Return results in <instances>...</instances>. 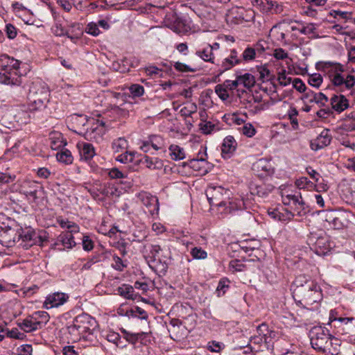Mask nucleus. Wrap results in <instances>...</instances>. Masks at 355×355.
I'll return each mask as SVG.
<instances>
[{
	"label": "nucleus",
	"instance_id": "obj_1",
	"mask_svg": "<svg viewBox=\"0 0 355 355\" xmlns=\"http://www.w3.org/2000/svg\"><path fill=\"white\" fill-rule=\"evenodd\" d=\"M293 297L295 303L305 309L322 299L320 286L309 276L300 275L296 277L291 285Z\"/></svg>",
	"mask_w": 355,
	"mask_h": 355
},
{
	"label": "nucleus",
	"instance_id": "obj_2",
	"mask_svg": "<svg viewBox=\"0 0 355 355\" xmlns=\"http://www.w3.org/2000/svg\"><path fill=\"white\" fill-rule=\"evenodd\" d=\"M73 120L78 128L75 132L83 135L86 139L98 141L101 139L104 133L105 123L103 121L87 119L84 115H76L73 117Z\"/></svg>",
	"mask_w": 355,
	"mask_h": 355
},
{
	"label": "nucleus",
	"instance_id": "obj_3",
	"mask_svg": "<svg viewBox=\"0 0 355 355\" xmlns=\"http://www.w3.org/2000/svg\"><path fill=\"white\" fill-rule=\"evenodd\" d=\"M21 62L3 54L0 56V83L7 85H20L21 74L19 71Z\"/></svg>",
	"mask_w": 355,
	"mask_h": 355
},
{
	"label": "nucleus",
	"instance_id": "obj_4",
	"mask_svg": "<svg viewBox=\"0 0 355 355\" xmlns=\"http://www.w3.org/2000/svg\"><path fill=\"white\" fill-rule=\"evenodd\" d=\"M98 327L96 319L89 314L82 313L77 315L73 321V324L67 327L70 334L78 337L83 334H92Z\"/></svg>",
	"mask_w": 355,
	"mask_h": 355
},
{
	"label": "nucleus",
	"instance_id": "obj_5",
	"mask_svg": "<svg viewBox=\"0 0 355 355\" xmlns=\"http://www.w3.org/2000/svg\"><path fill=\"white\" fill-rule=\"evenodd\" d=\"M223 188L221 187H209L206 191L207 200L211 206H217L218 209H223L221 213L231 214L235 210L241 209L243 205L242 201L229 202H227L220 201V198L223 194Z\"/></svg>",
	"mask_w": 355,
	"mask_h": 355
},
{
	"label": "nucleus",
	"instance_id": "obj_6",
	"mask_svg": "<svg viewBox=\"0 0 355 355\" xmlns=\"http://www.w3.org/2000/svg\"><path fill=\"white\" fill-rule=\"evenodd\" d=\"M333 340L338 342V339L328 333V330L322 328H315L311 338V344L313 349L320 352H328L334 354L336 349H334V352L331 349L334 344ZM335 344L337 345L338 343H336Z\"/></svg>",
	"mask_w": 355,
	"mask_h": 355
},
{
	"label": "nucleus",
	"instance_id": "obj_7",
	"mask_svg": "<svg viewBox=\"0 0 355 355\" xmlns=\"http://www.w3.org/2000/svg\"><path fill=\"white\" fill-rule=\"evenodd\" d=\"M87 191L95 200L101 202L106 200H114L119 197L121 191L111 183H101L96 182L89 187H87Z\"/></svg>",
	"mask_w": 355,
	"mask_h": 355
},
{
	"label": "nucleus",
	"instance_id": "obj_8",
	"mask_svg": "<svg viewBox=\"0 0 355 355\" xmlns=\"http://www.w3.org/2000/svg\"><path fill=\"white\" fill-rule=\"evenodd\" d=\"M326 68H331L334 71V74L331 78L334 86L338 88V91L343 92L344 88L347 89H351L355 85V78L352 75H347L346 78L341 75V72L344 71L343 66L339 63L325 62Z\"/></svg>",
	"mask_w": 355,
	"mask_h": 355
},
{
	"label": "nucleus",
	"instance_id": "obj_9",
	"mask_svg": "<svg viewBox=\"0 0 355 355\" xmlns=\"http://www.w3.org/2000/svg\"><path fill=\"white\" fill-rule=\"evenodd\" d=\"M352 216V214L350 211L330 210L325 213V220L334 229L340 230L348 225Z\"/></svg>",
	"mask_w": 355,
	"mask_h": 355
},
{
	"label": "nucleus",
	"instance_id": "obj_10",
	"mask_svg": "<svg viewBox=\"0 0 355 355\" xmlns=\"http://www.w3.org/2000/svg\"><path fill=\"white\" fill-rule=\"evenodd\" d=\"M49 91L47 88L42 87L36 89L35 87H32L28 95L30 109L39 110L45 108L49 102Z\"/></svg>",
	"mask_w": 355,
	"mask_h": 355
},
{
	"label": "nucleus",
	"instance_id": "obj_11",
	"mask_svg": "<svg viewBox=\"0 0 355 355\" xmlns=\"http://www.w3.org/2000/svg\"><path fill=\"white\" fill-rule=\"evenodd\" d=\"M307 243L318 255L326 254L331 248L329 237L323 233H311L307 239Z\"/></svg>",
	"mask_w": 355,
	"mask_h": 355
},
{
	"label": "nucleus",
	"instance_id": "obj_12",
	"mask_svg": "<svg viewBox=\"0 0 355 355\" xmlns=\"http://www.w3.org/2000/svg\"><path fill=\"white\" fill-rule=\"evenodd\" d=\"M19 191L25 195L29 200L35 202L42 194L43 189L37 182L24 180L20 184Z\"/></svg>",
	"mask_w": 355,
	"mask_h": 355
},
{
	"label": "nucleus",
	"instance_id": "obj_13",
	"mask_svg": "<svg viewBox=\"0 0 355 355\" xmlns=\"http://www.w3.org/2000/svg\"><path fill=\"white\" fill-rule=\"evenodd\" d=\"M164 146L163 138L157 135H150L146 139L140 141L139 148L144 153H150V150H161Z\"/></svg>",
	"mask_w": 355,
	"mask_h": 355
},
{
	"label": "nucleus",
	"instance_id": "obj_14",
	"mask_svg": "<svg viewBox=\"0 0 355 355\" xmlns=\"http://www.w3.org/2000/svg\"><path fill=\"white\" fill-rule=\"evenodd\" d=\"M332 140L330 130L324 129L318 136L310 142V147L314 151L319 150L328 146Z\"/></svg>",
	"mask_w": 355,
	"mask_h": 355
},
{
	"label": "nucleus",
	"instance_id": "obj_15",
	"mask_svg": "<svg viewBox=\"0 0 355 355\" xmlns=\"http://www.w3.org/2000/svg\"><path fill=\"white\" fill-rule=\"evenodd\" d=\"M10 116H12L19 125L28 123L31 119L30 112L23 108H15L8 111L2 118L3 123Z\"/></svg>",
	"mask_w": 355,
	"mask_h": 355
},
{
	"label": "nucleus",
	"instance_id": "obj_16",
	"mask_svg": "<svg viewBox=\"0 0 355 355\" xmlns=\"http://www.w3.org/2000/svg\"><path fill=\"white\" fill-rule=\"evenodd\" d=\"M206 158L207 148L201 146V149L199 150L196 158L189 160L187 164L194 171L205 172L207 171L205 169V165L207 163Z\"/></svg>",
	"mask_w": 355,
	"mask_h": 355
},
{
	"label": "nucleus",
	"instance_id": "obj_17",
	"mask_svg": "<svg viewBox=\"0 0 355 355\" xmlns=\"http://www.w3.org/2000/svg\"><path fill=\"white\" fill-rule=\"evenodd\" d=\"M241 62V59L238 57L237 51L232 49L230 55L227 58H225L220 64H218V71L221 74Z\"/></svg>",
	"mask_w": 355,
	"mask_h": 355
},
{
	"label": "nucleus",
	"instance_id": "obj_18",
	"mask_svg": "<svg viewBox=\"0 0 355 355\" xmlns=\"http://www.w3.org/2000/svg\"><path fill=\"white\" fill-rule=\"evenodd\" d=\"M68 298V295L64 293H54L46 297L44 306L47 309L58 307L66 302Z\"/></svg>",
	"mask_w": 355,
	"mask_h": 355
},
{
	"label": "nucleus",
	"instance_id": "obj_19",
	"mask_svg": "<svg viewBox=\"0 0 355 355\" xmlns=\"http://www.w3.org/2000/svg\"><path fill=\"white\" fill-rule=\"evenodd\" d=\"M331 110H335L338 113H341L349 107V101L342 94H334L330 98Z\"/></svg>",
	"mask_w": 355,
	"mask_h": 355
},
{
	"label": "nucleus",
	"instance_id": "obj_20",
	"mask_svg": "<svg viewBox=\"0 0 355 355\" xmlns=\"http://www.w3.org/2000/svg\"><path fill=\"white\" fill-rule=\"evenodd\" d=\"M273 187L270 184H266L261 183L260 184L252 183L250 186V193L253 196H257L258 197L264 198L266 197L269 193H270Z\"/></svg>",
	"mask_w": 355,
	"mask_h": 355
},
{
	"label": "nucleus",
	"instance_id": "obj_21",
	"mask_svg": "<svg viewBox=\"0 0 355 355\" xmlns=\"http://www.w3.org/2000/svg\"><path fill=\"white\" fill-rule=\"evenodd\" d=\"M139 198L145 206L147 207H153L149 209V211L152 215L158 213V200L156 197L150 196L147 193H141L139 194Z\"/></svg>",
	"mask_w": 355,
	"mask_h": 355
},
{
	"label": "nucleus",
	"instance_id": "obj_22",
	"mask_svg": "<svg viewBox=\"0 0 355 355\" xmlns=\"http://www.w3.org/2000/svg\"><path fill=\"white\" fill-rule=\"evenodd\" d=\"M237 143L234 138L231 136H227L224 139L221 146V153L223 157H230V155L235 151Z\"/></svg>",
	"mask_w": 355,
	"mask_h": 355
},
{
	"label": "nucleus",
	"instance_id": "obj_23",
	"mask_svg": "<svg viewBox=\"0 0 355 355\" xmlns=\"http://www.w3.org/2000/svg\"><path fill=\"white\" fill-rule=\"evenodd\" d=\"M19 327L25 332L30 333L37 330L42 327V321L33 319V317L28 316L21 322L19 323Z\"/></svg>",
	"mask_w": 355,
	"mask_h": 355
},
{
	"label": "nucleus",
	"instance_id": "obj_24",
	"mask_svg": "<svg viewBox=\"0 0 355 355\" xmlns=\"http://www.w3.org/2000/svg\"><path fill=\"white\" fill-rule=\"evenodd\" d=\"M73 232H64L57 238L55 245L62 244L67 249H71L76 245V242L73 236Z\"/></svg>",
	"mask_w": 355,
	"mask_h": 355
},
{
	"label": "nucleus",
	"instance_id": "obj_25",
	"mask_svg": "<svg viewBox=\"0 0 355 355\" xmlns=\"http://www.w3.org/2000/svg\"><path fill=\"white\" fill-rule=\"evenodd\" d=\"M282 211H280L279 209H274L268 211V214L272 218L282 222H288L293 218L294 214H292L291 211L287 209H282Z\"/></svg>",
	"mask_w": 355,
	"mask_h": 355
},
{
	"label": "nucleus",
	"instance_id": "obj_26",
	"mask_svg": "<svg viewBox=\"0 0 355 355\" xmlns=\"http://www.w3.org/2000/svg\"><path fill=\"white\" fill-rule=\"evenodd\" d=\"M140 162L148 168L151 170L162 169L164 166V163L162 159L157 157H150L148 155H145Z\"/></svg>",
	"mask_w": 355,
	"mask_h": 355
},
{
	"label": "nucleus",
	"instance_id": "obj_27",
	"mask_svg": "<svg viewBox=\"0 0 355 355\" xmlns=\"http://www.w3.org/2000/svg\"><path fill=\"white\" fill-rule=\"evenodd\" d=\"M196 55L205 62L215 64V57L211 52L210 44H207L203 49L196 51Z\"/></svg>",
	"mask_w": 355,
	"mask_h": 355
},
{
	"label": "nucleus",
	"instance_id": "obj_28",
	"mask_svg": "<svg viewBox=\"0 0 355 355\" xmlns=\"http://www.w3.org/2000/svg\"><path fill=\"white\" fill-rule=\"evenodd\" d=\"M49 139L51 141L50 146L53 150H58L60 148H64L67 145L66 141L64 139L62 135L60 132L51 134Z\"/></svg>",
	"mask_w": 355,
	"mask_h": 355
},
{
	"label": "nucleus",
	"instance_id": "obj_29",
	"mask_svg": "<svg viewBox=\"0 0 355 355\" xmlns=\"http://www.w3.org/2000/svg\"><path fill=\"white\" fill-rule=\"evenodd\" d=\"M80 154L81 159L87 161L92 159L96 155V153L92 144L85 143L83 144V147L80 149Z\"/></svg>",
	"mask_w": 355,
	"mask_h": 355
},
{
	"label": "nucleus",
	"instance_id": "obj_30",
	"mask_svg": "<svg viewBox=\"0 0 355 355\" xmlns=\"http://www.w3.org/2000/svg\"><path fill=\"white\" fill-rule=\"evenodd\" d=\"M116 291L121 296L126 299L135 300L137 297V295L135 294L133 287L128 284H123L118 287Z\"/></svg>",
	"mask_w": 355,
	"mask_h": 355
},
{
	"label": "nucleus",
	"instance_id": "obj_31",
	"mask_svg": "<svg viewBox=\"0 0 355 355\" xmlns=\"http://www.w3.org/2000/svg\"><path fill=\"white\" fill-rule=\"evenodd\" d=\"M18 236L22 241H33L36 243V233L31 228L21 229L18 232Z\"/></svg>",
	"mask_w": 355,
	"mask_h": 355
},
{
	"label": "nucleus",
	"instance_id": "obj_32",
	"mask_svg": "<svg viewBox=\"0 0 355 355\" xmlns=\"http://www.w3.org/2000/svg\"><path fill=\"white\" fill-rule=\"evenodd\" d=\"M253 170L258 172L263 171L265 174H269L272 167L270 163L265 159H260L253 164Z\"/></svg>",
	"mask_w": 355,
	"mask_h": 355
},
{
	"label": "nucleus",
	"instance_id": "obj_33",
	"mask_svg": "<svg viewBox=\"0 0 355 355\" xmlns=\"http://www.w3.org/2000/svg\"><path fill=\"white\" fill-rule=\"evenodd\" d=\"M170 155L173 160H182L185 158L184 149L178 145L172 144L169 147Z\"/></svg>",
	"mask_w": 355,
	"mask_h": 355
},
{
	"label": "nucleus",
	"instance_id": "obj_34",
	"mask_svg": "<svg viewBox=\"0 0 355 355\" xmlns=\"http://www.w3.org/2000/svg\"><path fill=\"white\" fill-rule=\"evenodd\" d=\"M128 143L124 137H119L114 139L112 144V148L114 153H122L127 150Z\"/></svg>",
	"mask_w": 355,
	"mask_h": 355
},
{
	"label": "nucleus",
	"instance_id": "obj_35",
	"mask_svg": "<svg viewBox=\"0 0 355 355\" xmlns=\"http://www.w3.org/2000/svg\"><path fill=\"white\" fill-rule=\"evenodd\" d=\"M56 158L60 162H62L65 164H71L73 159L70 150L66 148H63L60 152L57 153Z\"/></svg>",
	"mask_w": 355,
	"mask_h": 355
},
{
	"label": "nucleus",
	"instance_id": "obj_36",
	"mask_svg": "<svg viewBox=\"0 0 355 355\" xmlns=\"http://www.w3.org/2000/svg\"><path fill=\"white\" fill-rule=\"evenodd\" d=\"M230 281L227 278H222L218 284L216 290L218 297H221L225 294L230 288Z\"/></svg>",
	"mask_w": 355,
	"mask_h": 355
},
{
	"label": "nucleus",
	"instance_id": "obj_37",
	"mask_svg": "<svg viewBox=\"0 0 355 355\" xmlns=\"http://www.w3.org/2000/svg\"><path fill=\"white\" fill-rule=\"evenodd\" d=\"M121 331L125 339L131 343H135L138 340L143 339L145 336L144 332L130 333L125 329H122Z\"/></svg>",
	"mask_w": 355,
	"mask_h": 355
},
{
	"label": "nucleus",
	"instance_id": "obj_38",
	"mask_svg": "<svg viewBox=\"0 0 355 355\" xmlns=\"http://www.w3.org/2000/svg\"><path fill=\"white\" fill-rule=\"evenodd\" d=\"M128 89L132 98L141 97L144 94V87L139 84H132Z\"/></svg>",
	"mask_w": 355,
	"mask_h": 355
},
{
	"label": "nucleus",
	"instance_id": "obj_39",
	"mask_svg": "<svg viewBox=\"0 0 355 355\" xmlns=\"http://www.w3.org/2000/svg\"><path fill=\"white\" fill-rule=\"evenodd\" d=\"M328 101V97L322 92L315 93L312 100H309V103H315L321 107L325 106Z\"/></svg>",
	"mask_w": 355,
	"mask_h": 355
},
{
	"label": "nucleus",
	"instance_id": "obj_40",
	"mask_svg": "<svg viewBox=\"0 0 355 355\" xmlns=\"http://www.w3.org/2000/svg\"><path fill=\"white\" fill-rule=\"evenodd\" d=\"M105 258V255L102 254H98L90 258L82 267V270H89L91 268L93 264L102 261Z\"/></svg>",
	"mask_w": 355,
	"mask_h": 355
},
{
	"label": "nucleus",
	"instance_id": "obj_41",
	"mask_svg": "<svg viewBox=\"0 0 355 355\" xmlns=\"http://www.w3.org/2000/svg\"><path fill=\"white\" fill-rule=\"evenodd\" d=\"M241 57V61L249 62L253 60L256 57V49L248 46L243 52Z\"/></svg>",
	"mask_w": 355,
	"mask_h": 355
},
{
	"label": "nucleus",
	"instance_id": "obj_42",
	"mask_svg": "<svg viewBox=\"0 0 355 355\" xmlns=\"http://www.w3.org/2000/svg\"><path fill=\"white\" fill-rule=\"evenodd\" d=\"M58 222L61 227L69 230V232H78L79 231L78 226L74 223L70 222L69 220H64L62 218H58Z\"/></svg>",
	"mask_w": 355,
	"mask_h": 355
},
{
	"label": "nucleus",
	"instance_id": "obj_43",
	"mask_svg": "<svg viewBox=\"0 0 355 355\" xmlns=\"http://www.w3.org/2000/svg\"><path fill=\"white\" fill-rule=\"evenodd\" d=\"M124 151L125 152L123 153H121V155L117 156V157L116 158V161L120 162L121 163L132 162L134 160L135 153L134 151L128 152L126 150Z\"/></svg>",
	"mask_w": 355,
	"mask_h": 355
},
{
	"label": "nucleus",
	"instance_id": "obj_44",
	"mask_svg": "<svg viewBox=\"0 0 355 355\" xmlns=\"http://www.w3.org/2000/svg\"><path fill=\"white\" fill-rule=\"evenodd\" d=\"M322 76L320 73H313L309 76L308 83L315 88H318L322 83Z\"/></svg>",
	"mask_w": 355,
	"mask_h": 355
},
{
	"label": "nucleus",
	"instance_id": "obj_45",
	"mask_svg": "<svg viewBox=\"0 0 355 355\" xmlns=\"http://www.w3.org/2000/svg\"><path fill=\"white\" fill-rule=\"evenodd\" d=\"M215 92L218 96V97L223 101L227 100L230 96L227 89H226L223 84L217 85L215 87Z\"/></svg>",
	"mask_w": 355,
	"mask_h": 355
},
{
	"label": "nucleus",
	"instance_id": "obj_46",
	"mask_svg": "<svg viewBox=\"0 0 355 355\" xmlns=\"http://www.w3.org/2000/svg\"><path fill=\"white\" fill-rule=\"evenodd\" d=\"M295 185L300 189L312 188L314 184L306 177H301L295 181Z\"/></svg>",
	"mask_w": 355,
	"mask_h": 355
},
{
	"label": "nucleus",
	"instance_id": "obj_47",
	"mask_svg": "<svg viewBox=\"0 0 355 355\" xmlns=\"http://www.w3.org/2000/svg\"><path fill=\"white\" fill-rule=\"evenodd\" d=\"M257 70L259 73V79L262 82L271 79L272 75L270 74V70L266 65L258 67Z\"/></svg>",
	"mask_w": 355,
	"mask_h": 355
},
{
	"label": "nucleus",
	"instance_id": "obj_48",
	"mask_svg": "<svg viewBox=\"0 0 355 355\" xmlns=\"http://www.w3.org/2000/svg\"><path fill=\"white\" fill-rule=\"evenodd\" d=\"M192 257L196 259H205L207 257V253L201 248H193L191 250Z\"/></svg>",
	"mask_w": 355,
	"mask_h": 355
},
{
	"label": "nucleus",
	"instance_id": "obj_49",
	"mask_svg": "<svg viewBox=\"0 0 355 355\" xmlns=\"http://www.w3.org/2000/svg\"><path fill=\"white\" fill-rule=\"evenodd\" d=\"M34 320H40L42 321V324L47 323L49 320V315L47 312L44 311H39L34 313L33 315Z\"/></svg>",
	"mask_w": 355,
	"mask_h": 355
},
{
	"label": "nucleus",
	"instance_id": "obj_50",
	"mask_svg": "<svg viewBox=\"0 0 355 355\" xmlns=\"http://www.w3.org/2000/svg\"><path fill=\"white\" fill-rule=\"evenodd\" d=\"M299 203H302V206H297V205H292L291 207V210L292 211V214L297 216H302L306 213L305 209V203L303 202L302 199H299Z\"/></svg>",
	"mask_w": 355,
	"mask_h": 355
},
{
	"label": "nucleus",
	"instance_id": "obj_51",
	"mask_svg": "<svg viewBox=\"0 0 355 355\" xmlns=\"http://www.w3.org/2000/svg\"><path fill=\"white\" fill-rule=\"evenodd\" d=\"M225 347L223 343L212 340L207 344V349L212 352H219Z\"/></svg>",
	"mask_w": 355,
	"mask_h": 355
},
{
	"label": "nucleus",
	"instance_id": "obj_52",
	"mask_svg": "<svg viewBox=\"0 0 355 355\" xmlns=\"http://www.w3.org/2000/svg\"><path fill=\"white\" fill-rule=\"evenodd\" d=\"M5 32L10 40L15 39L17 35V29L12 24H7L6 25Z\"/></svg>",
	"mask_w": 355,
	"mask_h": 355
},
{
	"label": "nucleus",
	"instance_id": "obj_53",
	"mask_svg": "<svg viewBox=\"0 0 355 355\" xmlns=\"http://www.w3.org/2000/svg\"><path fill=\"white\" fill-rule=\"evenodd\" d=\"M51 31L55 36L58 37L64 36L66 34H68L67 31L60 23H55L52 26Z\"/></svg>",
	"mask_w": 355,
	"mask_h": 355
},
{
	"label": "nucleus",
	"instance_id": "obj_54",
	"mask_svg": "<svg viewBox=\"0 0 355 355\" xmlns=\"http://www.w3.org/2000/svg\"><path fill=\"white\" fill-rule=\"evenodd\" d=\"M130 312L132 315L137 316L142 320L148 319L147 313L141 308L136 306L131 309Z\"/></svg>",
	"mask_w": 355,
	"mask_h": 355
},
{
	"label": "nucleus",
	"instance_id": "obj_55",
	"mask_svg": "<svg viewBox=\"0 0 355 355\" xmlns=\"http://www.w3.org/2000/svg\"><path fill=\"white\" fill-rule=\"evenodd\" d=\"M243 86L248 89H250L254 86L255 78L254 76L249 73L243 74Z\"/></svg>",
	"mask_w": 355,
	"mask_h": 355
},
{
	"label": "nucleus",
	"instance_id": "obj_56",
	"mask_svg": "<svg viewBox=\"0 0 355 355\" xmlns=\"http://www.w3.org/2000/svg\"><path fill=\"white\" fill-rule=\"evenodd\" d=\"M114 263L112 264V267L119 271H123L124 268L127 266L123 261V260L118 256L113 257Z\"/></svg>",
	"mask_w": 355,
	"mask_h": 355
},
{
	"label": "nucleus",
	"instance_id": "obj_57",
	"mask_svg": "<svg viewBox=\"0 0 355 355\" xmlns=\"http://www.w3.org/2000/svg\"><path fill=\"white\" fill-rule=\"evenodd\" d=\"M293 87L300 93L305 92L306 90L305 84L300 78H295L293 80Z\"/></svg>",
	"mask_w": 355,
	"mask_h": 355
},
{
	"label": "nucleus",
	"instance_id": "obj_58",
	"mask_svg": "<svg viewBox=\"0 0 355 355\" xmlns=\"http://www.w3.org/2000/svg\"><path fill=\"white\" fill-rule=\"evenodd\" d=\"M85 31L88 34H90L93 36H97L100 33L98 25L93 22L89 23L87 24Z\"/></svg>",
	"mask_w": 355,
	"mask_h": 355
},
{
	"label": "nucleus",
	"instance_id": "obj_59",
	"mask_svg": "<svg viewBox=\"0 0 355 355\" xmlns=\"http://www.w3.org/2000/svg\"><path fill=\"white\" fill-rule=\"evenodd\" d=\"M256 130L251 123H246L242 127V133L248 137L254 135Z\"/></svg>",
	"mask_w": 355,
	"mask_h": 355
},
{
	"label": "nucleus",
	"instance_id": "obj_60",
	"mask_svg": "<svg viewBox=\"0 0 355 355\" xmlns=\"http://www.w3.org/2000/svg\"><path fill=\"white\" fill-rule=\"evenodd\" d=\"M174 68L181 72H194L196 70L191 68L189 65L182 63L180 62H176L174 64Z\"/></svg>",
	"mask_w": 355,
	"mask_h": 355
},
{
	"label": "nucleus",
	"instance_id": "obj_61",
	"mask_svg": "<svg viewBox=\"0 0 355 355\" xmlns=\"http://www.w3.org/2000/svg\"><path fill=\"white\" fill-rule=\"evenodd\" d=\"M291 78L286 76L285 70H283L282 72L279 73L278 81L281 85L286 86L289 85L291 83Z\"/></svg>",
	"mask_w": 355,
	"mask_h": 355
},
{
	"label": "nucleus",
	"instance_id": "obj_62",
	"mask_svg": "<svg viewBox=\"0 0 355 355\" xmlns=\"http://www.w3.org/2000/svg\"><path fill=\"white\" fill-rule=\"evenodd\" d=\"M315 24L310 23L300 29V32L304 35H311L315 33Z\"/></svg>",
	"mask_w": 355,
	"mask_h": 355
},
{
	"label": "nucleus",
	"instance_id": "obj_63",
	"mask_svg": "<svg viewBox=\"0 0 355 355\" xmlns=\"http://www.w3.org/2000/svg\"><path fill=\"white\" fill-rule=\"evenodd\" d=\"M83 248L85 251H91L94 248V242L88 236H84L83 238Z\"/></svg>",
	"mask_w": 355,
	"mask_h": 355
},
{
	"label": "nucleus",
	"instance_id": "obj_64",
	"mask_svg": "<svg viewBox=\"0 0 355 355\" xmlns=\"http://www.w3.org/2000/svg\"><path fill=\"white\" fill-rule=\"evenodd\" d=\"M15 179V175H11L8 173H0V184H5L12 182Z\"/></svg>",
	"mask_w": 355,
	"mask_h": 355
}]
</instances>
